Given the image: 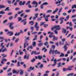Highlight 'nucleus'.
<instances>
[{
    "instance_id": "nucleus-62",
    "label": "nucleus",
    "mask_w": 76,
    "mask_h": 76,
    "mask_svg": "<svg viewBox=\"0 0 76 76\" xmlns=\"http://www.w3.org/2000/svg\"><path fill=\"white\" fill-rule=\"evenodd\" d=\"M48 26V24H44V27H45V28H46V27H47V26Z\"/></svg>"
},
{
    "instance_id": "nucleus-30",
    "label": "nucleus",
    "mask_w": 76,
    "mask_h": 76,
    "mask_svg": "<svg viewBox=\"0 0 76 76\" xmlns=\"http://www.w3.org/2000/svg\"><path fill=\"white\" fill-rule=\"evenodd\" d=\"M5 13V12H4V11L2 10L0 12V14H2V15H4Z\"/></svg>"
},
{
    "instance_id": "nucleus-56",
    "label": "nucleus",
    "mask_w": 76,
    "mask_h": 76,
    "mask_svg": "<svg viewBox=\"0 0 76 76\" xmlns=\"http://www.w3.org/2000/svg\"><path fill=\"white\" fill-rule=\"evenodd\" d=\"M59 44H60V45H64V42H59Z\"/></svg>"
},
{
    "instance_id": "nucleus-64",
    "label": "nucleus",
    "mask_w": 76,
    "mask_h": 76,
    "mask_svg": "<svg viewBox=\"0 0 76 76\" xmlns=\"http://www.w3.org/2000/svg\"><path fill=\"white\" fill-rule=\"evenodd\" d=\"M69 9V7H65L64 8V9L65 10H67V9Z\"/></svg>"
},
{
    "instance_id": "nucleus-46",
    "label": "nucleus",
    "mask_w": 76,
    "mask_h": 76,
    "mask_svg": "<svg viewBox=\"0 0 76 76\" xmlns=\"http://www.w3.org/2000/svg\"><path fill=\"white\" fill-rule=\"evenodd\" d=\"M8 67V66H7L5 67H4L3 68V69L4 70H7V68Z\"/></svg>"
},
{
    "instance_id": "nucleus-61",
    "label": "nucleus",
    "mask_w": 76,
    "mask_h": 76,
    "mask_svg": "<svg viewBox=\"0 0 76 76\" xmlns=\"http://www.w3.org/2000/svg\"><path fill=\"white\" fill-rule=\"evenodd\" d=\"M76 58H74L72 60V61H73V62H75V61H76Z\"/></svg>"
},
{
    "instance_id": "nucleus-25",
    "label": "nucleus",
    "mask_w": 76,
    "mask_h": 76,
    "mask_svg": "<svg viewBox=\"0 0 76 76\" xmlns=\"http://www.w3.org/2000/svg\"><path fill=\"white\" fill-rule=\"evenodd\" d=\"M32 45L34 47H35V45H36V42H33L32 44Z\"/></svg>"
},
{
    "instance_id": "nucleus-18",
    "label": "nucleus",
    "mask_w": 76,
    "mask_h": 76,
    "mask_svg": "<svg viewBox=\"0 0 76 76\" xmlns=\"http://www.w3.org/2000/svg\"><path fill=\"white\" fill-rule=\"evenodd\" d=\"M29 23L31 26H33L34 24L35 23L33 21H31L29 22Z\"/></svg>"
},
{
    "instance_id": "nucleus-10",
    "label": "nucleus",
    "mask_w": 76,
    "mask_h": 76,
    "mask_svg": "<svg viewBox=\"0 0 76 76\" xmlns=\"http://www.w3.org/2000/svg\"><path fill=\"white\" fill-rule=\"evenodd\" d=\"M60 25L55 26L51 28V30L53 31V30H54V29H56V28H60Z\"/></svg>"
},
{
    "instance_id": "nucleus-39",
    "label": "nucleus",
    "mask_w": 76,
    "mask_h": 76,
    "mask_svg": "<svg viewBox=\"0 0 76 76\" xmlns=\"http://www.w3.org/2000/svg\"><path fill=\"white\" fill-rule=\"evenodd\" d=\"M45 23V22H40V26H41L42 25H43V24H44Z\"/></svg>"
},
{
    "instance_id": "nucleus-48",
    "label": "nucleus",
    "mask_w": 76,
    "mask_h": 76,
    "mask_svg": "<svg viewBox=\"0 0 76 76\" xmlns=\"http://www.w3.org/2000/svg\"><path fill=\"white\" fill-rule=\"evenodd\" d=\"M45 20L46 22H48V18L45 17Z\"/></svg>"
},
{
    "instance_id": "nucleus-50",
    "label": "nucleus",
    "mask_w": 76,
    "mask_h": 76,
    "mask_svg": "<svg viewBox=\"0 0 76 76\" xmlns=\"http://www.w3.org/2000/svg\"><path fill=\"white\" fill-rule=\"evenodd\" d=\"M18 59L20 61H21L22 60V57L21 56H19L18 57Z\"/></svg>"
},
{
    "instance_id": "nucleus-13",
    "label": "nucleus",
    "mask_w": 76,
    "mask_h": 76,
    "mask_svg": "<svg viewBox=\"0 0 76 76\" xmlns=\"http://www.w3.org/2000/svg\"><path fill=\"white\" fill-rule=\"evenodd\" d=\"M52 37H53V41H54L55 40L57 41V40H58V37H56L54 35H53Z\"/></svg>"
},
{
    "instance_id": "nucleus-7",
    "label": "nucleus",
    "mask_w": 76,
    "mask_h": 76,
    "mask_svg": "<svg viewBox=\"0 0 76 76\" xmlns=\"http://www.w3.org/2000/svg\"><path fill=\"white\" fill-rule=\"evenodd\" d=\"M14 24L13 23H9V24L10 25L9 28L11 29H13L14 27L13 26H12Z\"/></svg>"
},
{
    "instance_id": "nucleus-28",
    "label": "nucleus",
    "mask_w": 76,
    "mask_h": 76,
    "mask_svg": "<svg viewBox=\"0 0 76 76\" xmlns=\"http://www.w3.org/2000/svg\"><path fill=\"white\" fill-rule=\"evenodd\" d=\"M12 73H18V72H17L15 70V69H14L12 71Z\"/></svg>"
},
{
    "instance_id": "nucleus-51",
    "label": "nucleus",
    "mask_w": 76,
    "mask_h": 76,
    "mask_svg": "<svg viewBox=\"0 0 76 76\" xmlns=\"http://www.w3.org/2000/svg\"><path fill=\"white\" fill-rule=\"evenodd\" d=\"M12 75V73L10 72L8 73L7 74V75L8 76H11V75Z\"/></svg>"
},
{
    "instance_id": "nucleus-45",
    "label": "nucleus",
    "mask_w": 76,
    "mask_h": 76,
    "mask_svg": "<svg viewBox=\"0 0 76 76\" xmlns=\"http://www.w3.org/2000/svg\"><path fill=\"white\" fill-rule=\"evenodd\" d=\"M48 42H45L44 45L45 46H46V45H48Z\"/></svg>"
},
{
    "instance_id": "nucleus-8",
    "label": "nucleus",
    "mask_w": 76,
    "mask_h": 76,
    "mask_svg": "<svg viewBox=\"0 0 76 76\" xmlns=\"http://www.w3.org/2000/svg\"><path fill=\"white\" fill-rule=\"evenodd\" d=\"M61 29V28L58 27L53 32H54L55 34H58V31H57L58 30H60V29Z\"/></svg>"
},
{
    "instance_id": "nucleus-55",
    "label": "nucleus",
    "mask_w": 76,
    "mask_h": 76,
    "mask_svg": "<svg viewBox=\"0 0 76 76\" xmlns=\"http://www.w3.org/2000/svg\"><path fill=\"white\" fill-rule=\"evenodd\" d=\"M47 13H50V12H52V10H49L47 11Z\"/></svg>"
},
{
    "instance_id": "nucleus-5",
    "label": "nucleus",
    "mask_w": 76,
    "mask_h": 76,
    "mask_svg": "<svg viewBox=\"0 0 76 76\" xmlns=\"http://www.w3.org/2000/svg\"><path fill=\"white\" fill-rule=\"evenodd\" d=\"M25 3H26V2L25 1H23L22 3V1H21L19 2V6H24Z\"/></svg>"
},
{
    "instance_id": "nucleus-27",
    "label": "nucleus",
    "mask_w": 76,
    "mask_h": 76,
    "mask_svg": "<svg viewBox=\"0 0 76 76\" xmlns=\"http://www.w3.org/2000/svg\"><path fill=\"white\" fill-rule=\"evenodd\" d=\"M59 57H64V53H61L60 55L59 56Z\"/></svg>"
},
{
    "instance_id": "nucleus-35",
    "label": "nucleus",
    "mask_w": 76,
    "mask_h": 76,
    "mask_svg": "<svg viewBox=\"0 0 76 76\" xmlns=\"http://www.w3.org/2000/svg\"><path fill=\"white\" fill-rule=\"evenodd\" d=\"M38 4L36 1H34L32 2V4Z\"/></svg>"
},
{
    "instance_id": "nucleus-17",
    "label": "nucleus",
    "mask_w": 76,
    "mask_h": 76,
    "mask_svg": "<svg viewBox=\"0 0 76 76\" xmlns=\"http://www.w3.org/2000/svg\"><path fill=\"white\" fill-rule=\"evenodd\" d=\"M66 29H65L64 28H63L62 29V32L63 33V34H66Z\"/></svg>"
},
{
    "instance_id": "nucleus-33",
    "label": "nucleus",
    "mask_w": 76,
    "mask_h": 76,
    "mask_svg": "<svg viewBox=\"0 0 76 76\" xmlns=\"http://www.w3.org/2000/svg\"><path fill=\"white\" fill-rule=\"evenodd\" d=\"M25 12L26 13H28V12H31V10H25Z\"/></svg>"
},
{
    "instance_id": "nucleus-57",
    "label": "nucleus",
    "mask_w": 76,
    "mask_h": 76,
    "mask_svg": "<svg viewBox=\"0 0 76 76\" xmlns=\"http://www.w3.org/2000/svg\"><path fill=\"white\" fill-rule=\"evenodd\" d=\"M42 4L43 5H48V3H47V2H45V3H44Z\"/></svg>"
},
{
    "instance_id": "nucleus-12",
    "label": "nucleus",
    "mask_w": 76,
    "mask_h": 76,
    "mask_svg": "<svg viewBox=\"0 0 76 76\" xmlns=\"http://www.w3.org/2000/svg\"><path fill=\"white\" fill-rule=\"evenodd\" d=\"M7 34L9 35L8 36H12L13 35V33L12 31H8L7 32ZM9 34H10L9 35Z\"/></svg>"
},
{
    "instance_id": "nucleus-36",
    "label": "nucleus",
    "mask_w": 76,
    "mask_h": 76,
    "mask_svg": "<svg viewBox=\"0 0 76 76\" xmlns=\"http://www.w3.org/2000/svg\"><path fill=\"white\" fill-rule=\"evenodd\" d=\"M74 8H75V9H76V5L75 4H74L72 6V9H74Z\"/></svg>"
},
{
    "instance_id": "nucleus-47",
    "label": "nucleus",
    "mask_w": 76,
    "mask_h": 76,
    "mask_svg": "<svg viewBox=\"0 0 76 76\" xmlns=\"http://www.w3.org/2000/svg\"><path fill=\"white\" fill-rule=\"evenodd\" d=\"M53 61H54V64H57L56 63H57V60H56V59H55Z\"/></svg>"
},
{
    "instance_id": "nucleus-22",
    "label": "nucleus",
    "mask_w": 76,
    "mask_h": 76,
    "mask_svg": "<svg viewBox=\"0 0 76 76\" xmlns=\"http://www.w3.org/2000/svg\"><path fill=\"white\" fill-rule=\"evenodd\" d=\"M37 52L33 51L31 53V55H33L34 54H37Z\"/></svg>"
},
{
    "instance_id": "nucleus-21",
    "label": "nucleus",
    "mask_w": 76,
    "mask_h": 76,
    "mask_svg": "<svg viewBox=\"0 0 76 76\" xmlns=\"http://www.w3.org/2000/svg\"><path fill=\"white\" fill-rule=\"evenodd\" d=\"M54 52L55 54H60V52L58 51L57 50H56L55 51L54 50Z\"/></svg>"
},
{
    "instance_id": "nucleus-42",
    "label": "nucleus",
    "mask_w": 76,
    "mask_h": 76,
    "mask_svg": "<svg viewBox=\"0 0 76 76\" xmlns=\"http://www.w3.org/2000/svg\"><path fill=\"white\" fill-rule=\"evenodd\" d=\"M18 22H20V20H21L22 19V18H21V17H20L18 18Z\"/></svg>"
},
{
    "instance_id": "nucleus-20",
    "label": "nucleus",
    "mask_w": 76,
    "mask_h": 76,
    "mask_svg": "<svg viewBox=\"0 0 76 76\" xmlns=\"http://www.w3.org/2000/svg\"><path fill=\"white\" fill-rule=\"evenodd\" d=\"M43 44H44V43L41 42L40 43H39L38 45V47H41V46H42V45H43Z\"/></svg>"
},
{
    "instance_id": "nucleus-3",
    "label": "nucleus",
    "mask_w": 76,
    "mask_h": 76,
    "mask_svg": "<svg viewBox=\"0 0 76 76\" xmlns=\"http://www.w3.org/2000/svg\"><path fill=\"white\" fill-rule=\"evenodd\" d=\"M34 28L36 29V30L37 31H39V29H39V27L38 26V23L37 22H36V23L34 25Z\"/></svg>"
},
{
    "instance_id": "nucleus-32",
    "label": "nucleus",
    "mask_w": 76,
    "mask_h": 76,
    "mask_svg": "<svg viewBox=\"0 0 76 76\" xmlns=\"http://www.w3.org/2000/svg\"><path fill=\"white\" fill-rule=\"evenodd\" d=\"M73 75H74V73H70V74H68L67 76H73Z\"/></svg>"
},
{
    "instance_id": "nucleus-31",
    "label": "nucleus",
    "mask_w": 76,
    "mask_h": 76,
    "mask_svg": "<svg viewBox=\"0 0 76 76\" xmlns=\"http://www.w3.org/2000/svg\"><path fill=\"white\" fill-rule=\"evenodd\" d=\"M31 33L32 35H34V34H37V32H36V31L34 32H33L32 31H31Z\"/></svg>"
},
{
    "instance_id": "nucleus-4",
    "label": "nucleus",
    "mask_w": 76,
    "mask_h": 76,
    "mask_svg": "<svg viewBox=\"0 0 76 76\" xmlns=\"http://www.w3.org/2000/svg\"><path fill=\"white\" fill-rule=\"evenodd\" d=\"M29 58V54H27L26 53L24 57V59H26V60H28Z\"/></svg>"
},
{
    "instance_id": "nucleus-2",
    "label": "nucleus",
    "mask_w": 76,
    "mask_h": 76,
    "mask_svg": "<svg viewBox=\"0 0 76 76\" xmlns=\"http://www.w3.org/2000/svg\"><path fill=\"white\" fill-rule=\"evenodd\" d=\"M23 34V31H22V30H20V32L18 33L16 32L15 34H14V36H19L20 34Z\"/></svg>"
},
{
    "instance_id": "nucleus-15",
    "label": "nucleus",
    "mask_w": 76,
    "mask_h": 76,
    "mask_svg": "<svg viewBox=\"0 0 76 76\" xmlns=\"http://www.w3.org/2000/svg\"><path fill=\"white\" fill-rule=\"evenodd\" d=\"M73 67V66H69L67 68V70H72Z\"/></svg>"
},
{
    "instance_id": "nucleus-40",
    "label": "nucleus",
    "mask_w": 76,
    "mask_h": 76,
    "mask_svg": "<svg viewBox=\"0 0 76 76\" xmlns=\"http://www.w3.org/2000/svg\"><path fill=\"white\" fill-rule=\"evenodd\" d=\"M30 29L31 30V31H34V27L32 26H31L30 27Z\"/></svg>"
},
{
    "instance_id": "nucleus-37",
    "label": "nucleus",
    "mask_w": 76,
    "mask_h": 76,
    "mask_svg": "<svg viewBox=\"0 0 76 76\" xmlns=\"http://www.w3.org/2000/svg\"><path fill=\"white\" fill-rule=\"evenodd\" d=\"M12 69L11 68H9L7 71V73H9V72H10L11 70Z\"/></svg>"
},
{
    "instance_id": "nucleus-6",
    "label": "nucleus",
    "mask_w": 76,
    "mask_h": 76,
    "mask_svg": "<svg viewBox=\"0 0 76 76\" xmlns=\"http://www.w3.org/2000/svg\"><path fill=\"white\" fill-rule=\"evenodd\" d=\"M4 61H7V59L4 58H2V60L1 61V63L2 64H4Z\"/></svg>"
},
{
    "instance_id": "nucleus-29",
    "label": "nucleus",
    "mask_w": 76,
    "mask_h": 76,
    "mask_svg": "<svg viewBox=\"0 0 76 76\" xmlns=\"http://www.w3.org/2000/svg\"><path fill=\"white\" fill-rule=\"evenodd\" d=\"M6 7V6L4 5H0V9H2V8H5Z\"/></svg>"
},
{
    "instance_id": "nucleus-59",
    "label": "nucleus",
    "mask_w": 76,
    "mask_h": 76,
    "mask_svg": "<svg viewBox=\"0 0 76 76\" xmlns=\"http://www.w3.org/2000/svg\"><path fill=\"white\" fill-rule=\"evenodd\" d=\"M9 7L5 9L4 11H6L7 10V11H9Z\"/></svg>"
},
{
    "instance_id": "nucleus-54",
    "label": "nucleus",
    "mask_w": 76,
    "mask_h": 76,
    "mask_svg": "<svg viewBox=\"0 0 76 76\" xmlns=\"http://www.w3.org/2000/svg\"><path fill=\"white\" fill-rule=\"evenodd\" d=\"M18 14L17 13L15 14L14 17V19H15V18H16L18 16Z\"/></svg>"
},
{
    "instance_id": "nucleus-63",
    "label": "nucleus",
    "mask_w": 76,
    "mask_h": 76,
    "mask_svg": "<svg viewBox=\"0 0 76 76\" xmlns=\"http://www.w3.org/2000/svg\"><path fill=\"white\" fill-rule=\"evenodd\" d=\"M19 39H17L16 40H15V42L16 43V42H18V41H19Z\"/></svg>"
},
{
    "instance_id": "nucleus-34",
    "label": "nucleus",
    "mask_w": 76,
    "mask_h": 76,
    "mask_svg": "<svg viewBox=\"0 0 76 76\" xmlns=\"http://www.w3.org/2000/svg\"><path fill=\"white\" fill-rule=\"evenodd\" d=\"M23 24L24 25H26L27 23V21H23Z\"/></svg>"
},
{
    "instance_id": "nucleus-1",
    "label": "nucleus",
    "mask_w": 76,
    "mask_h": 76,
    "mask_svg": "<svg viewBox=\"0 0 76 76\" xmlns=\"http://www.w3.org/2000/svg\"><path fill=\"white\" fill-rule=\"evenodd\" d=\"M3 44H4V43L2 42L1 44L0 47H1V49H0V53H1V52L2 53H4L5 51H7V48H5L4 45H3Z\"/></svg>"
},
{
    "instance_id": "nucleus-11",
    "label": "nucleus",
    "mask_w": 76,
    "mask_h": 76,
    "mask_svg": "<svg viewBox=\"0 0 76 76\" xmlns=\"http://www.w3.org/2000/svg\"><path fill=\"white\" fill-rule=\"evenodd\" d=\"M52 53V54H54V50H52L51 49H50V50L49 52V54L50 55Z\"/></svg>"
},
{
    "instance_id": "nucleus-23",
    "label": "nucleus",
    "mask_w": 76,
    "mask_h": 76,
    "mask_svg": "<svg viewBox=\"0 0 76 76\" xmlns=\"http://www.w3.org/2000/svg\"><path fill=\"white\" fill-rule=\"evenodd\" d=\"M29 48H30L31 49H33V48L32 46H28L27 48V50L28 51L29 49Z\"/></svg>"
},
{
    "instance_id": "nucleus-26",
    "label": "nucleus",
    "mask_w": 76,
    "mask_h": 76,
    "mask_svg": "<svg viewBox=\"0 0 76 76\" xmlns=\"http://www.w3.org/2000/svg\"><path fill=\"white\" fill-rule=\"evenodd\" d=\"M42 18H43V17L42 16H41L40 17L38 18L37 19V20H38V21H39V20H41V19Z\"/></svg>"
},
{
    "instance_id": "nucleus-60",
    "label": "nucleus",
    "mask_w": 76,
    "mask_h": 76,
    "mask_svg": "<svg viewBox=\"0 0 76 76\" xmlns=\"http://www.w3.org/2000/svg\"><path fill=\"white\" fill-rule=\"evenodd\" d=\"M62 15L63 16H66V15H67V14L66 12H63Z\"/></svg>"
},
{
    "instance_id": "nucleus-16",
    "label": "nucleus",
    "mask_w": 76,
    "mask_h": 76,
    "mask_svg": "<svg viewBox=\"0 0 76 76\" xmlns=\"http://www.w3.org/2000/svg\"><path fill=\"white\" fill-rule=\"evenodd\" d=\"M19 72H20V74L21 75H22V74L23 73V71L22 69H20V70H18V73H19Z\"/></svg>"
},
{
    "instance_id": "nucleus-44",
    "label": "nucleus",
    "mask_w": 76,
    "mask_h": 76,
    "mask_svg": "<svg viewBox=\"0 0 76 76\" xmlns=\"http://www.w3.org/2000/svg\"><path fill=\"white\" fill-rule=\"evenodd\" d=\"M40 69H42L43 68V64H41L40 66H39Z\"/></svg>"
},
{
    "instance_id": "nucleus-43",
    "label": "nucleus",
    "mask_w": 76,
    "mask_h": 76,
    "mask_svg": "<svg viewBox=\"0 0 76 76\" xmlns=\"http://www.w3.org/2000/svg\"><path fill=\"white\" fill-rule=\"evenodd\" d=\"M35 61V59L34 58L31 60V62H32V63H34V61Z\"/></svg>"
},
{
    "instance_id": "nucleus-53",
    "label": "nucleus",
    "mask_w": 76,
    "mask_h": 76,
    "mask_svg": "<svg viewBox=\"0 0 76 76\" xmlns=\"http://www.w3.org/2000/svg\"><path fill=\"white\" fill-rule=\"evenodd\" d=\"M23 10H22L21 12H18V14L19 15V14H21V13H23Z\"/></svg>"
},
{
    "instance_id": "nucleus-41",
    "label": "nucleus",
    "mask_w": 76,
    "mask_h": 76,
    "mask_svg": "<svg viewBox=\"0 0 76 76\" xmlns=\"http://www.w3.org/2000/svg\"><path fill=\"white\" fill-rule=\"evenodd\" d=\"M64 18L63 17H61L60 18V20H61V21H63V20H64Z\"/></svg>"
},
{
    "instance_id": "nucleus-9",
    "label": "nucleus",
    "mask_w": 76,
    "mask_h": 76,
    "mask_svg": "<svg viewBox=\"0 0 76 76\" xmlns=\"http://www.w3.org/2000/svg\"><path fill=\"white\" fill-rule=\"evenodd\" d=\"M30 3H31V1H28L27 3L26 4V5L28 6V8H32V6L29 4H30Z\"/></svg>"
},
{
    "instance_id": "nucleus-58",
    "label": "nucleus",
    "mask_w": 76,
    "mask_h": 76,
    "mask_svg": "<svg viewBox=\"0 0 76 76\" xmlns=\"http://www.w3.org/2000/svg\"><path fill=\"white\" fill-rule=\"evenodd\" d=\"M0 39H5L3 37H1L0 36Z\"/></svg>"
},
{
    "instance_id": "nucleus-24",
    "label": "nucleus",
    "mask_w": 76,
    "mask_h": 76,
    "mask_svg": "<svg viewBox=\"0 0 76 76\" xmlns=\"http://www.w3.org/2000/svg\"><path fill=\"white\" fill-rule=\"evenodd\" d=\"M42 56H38V59L39 60H41L42 58Z\"/></svg>"
},
{
    "instance_id": "nucleus-19",
    "label": "nucleus",
    "mask_w": 76,
    "mask_h": 76,
    "mask_svg": "<svg viewBox=\"0 0 76 76\" xmlns=\"http://www.w3.org/2000/svg\"><path fill=\"white\" fill-rule=\"evenodd\" d=\"M60 3H61V1H59L58 2V1L56 2L55 3V4H58V3L59 4L57 5V6H60V5H61V4H60Z\"/></svg>"
},
{
    "instance_id": "nucleus-14",
    "label": "nucleus",
    "mask_w": 76,
    "mask_h": 76,
    "mask_svg": "<svg viewBox=\"0 0 76 76\" xmlns=\"http://www.w3.org/2000/svg\"><path fill=\"white\" fill-rule=\"evenodd\" d=\"M67 45H69L67 43H66V44L65 45L64 47V48L65 49L64 51H66V50H67V48L66 46Z\"/></svg>"
},
{
    "instance_id": "nucleus-38",
    "label": "nucleus",
    "mask_w": 76,
    "mask_h": 76,
    "mask_svg": "<svg viewBox=\"0 0 76 76\" xmlns=\"http://www.w3.org/2000/svg\"><path fill=\"white\" fill-rule=\"evenodd\" d=\"M4 54H1V56H3L4 57H6V56H7V55H5Z\"/></svg>"
},
{
    "instance_id": "nucleus-52",
    "label": "nucleus",
    "mask_w": 76,
    "mask_h": 76,
    "mask_svg": "<svg viewBox=\"0 0 76 76\" xmlns=\"http://www.w3.org/2000/svg\"><path fill=\"white\" fill-rule=\"evenodd\" d=\"M30 69H31V70H34V67H30Z\"/></svg>"
},
{
    "instance_id": "nucleus-49",
    "label": "nucleus",
    "mask_w": 76,
    "mask_h": 76,
    "mask_svg": "<svg viewBox=\"0 0 76 76\" xmlns=\"http://www.w3.org/2000/svg\"><path fill=\"white\" fill-rule=\"evenodd\" d=\"M61 64V62H59L58 64V66H57L58 67H60Z\"/></svg>"
}]
</instances>
